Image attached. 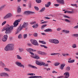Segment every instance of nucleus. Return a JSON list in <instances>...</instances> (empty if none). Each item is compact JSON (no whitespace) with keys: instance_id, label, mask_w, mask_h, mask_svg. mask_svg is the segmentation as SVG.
I'll list each match as a JSON object with an SVG mask.
<instances>
[{"instance_id":"obj_1","label":"nucleus","mask_w":78,"mask_h":78,"mask_svg":"<svg viewBox=\"0 0 78 78\" xmlns=\"http://www.w3.org/2000/svg\"><path fill=\"white\" fill-rule=\"evenodd\" d=\"M12 30H13V26H10L9 24H7L5 26V28H4L2 29V31H5V33L7 34L11 33Z\"/></svg>"},{"instance_id":"obj_2","label":"nucleus","mask_w":78,"mask_h":78,"mask_svg":"<svg viewBox=\"0 0 78 78\" xmlns=\"http://www.w3.org/2000/svg\"><path fill=\"white\" fill-rule=\"evenodd\" d=\"M28 26V23H25L24 22L22 26L20 27V26H19L18 28V29H17V32L16 33V34H17L18 33H19L20 31L22 30V29H23V28H26V27H27Z\"/></svg>"},{"instance_id":"obj_3","label":"nucleus","mask_w":78,"mask_h":78,"mask_svg":"<svg viewBox=\"0 0 78 78\" xmlns=\"http://www.w3.org/2000/svg\"><path fill=\"white\" fill-rule=\"evenodd\" d=\"M36 64L37 65H38V66H48V64H45V63L44 62H40L38 60H37L36 61Z\"/></svg>"},{"instance_id":"obj_4","label":"nucleus","mask_w":78,"mask_h":78,"mask_svg":"<svg viewBox=\"0 0 78 78\" xmlns=\"http://www.w3.org/2000/svg\"><path fill=\"white\" fill-rule=\"evenodd\" d=\"M49 41L51 43L55 44H59V41L55 39H50L49 40Z\"/></svg>"},{"instance_id":"obj_5","label":"nucleus","mask_w":78,"mask_h":78,"mask_svg":"<svg viewBox=\"0 0 78 78\" xmlns=\"http://www.w3.org/2000/svg\"><path fill=\"white\" fill-rule=\"evenodd\" d=\"M21 20L20 19H18L17 20H16L13 23V27H17L18 25H19V23L20 22Z\"/></svg>"},{"instance_id":"obj_6","label":"nucleus","mask_w":78,"mask_h":78,"mask_svg":"<svg viewBox=\"0 0 78 78\" xmlns=\"http://www.w3.org/2000/svg\"><path fill=\"white\" fill-rule=\"evenodd\" d=\"M30 42H31L32 44L34 45H37V46L39 45V44H38L37 41L36 40L32 39L30 41Z\"/></svg>"},{"instance_id":"obj_7","label":"nucleus","mask_w":78,"mask_h":78,"mask_svg":"<svg viewBox=\"0 0 78 78\" xmlns=\"http://www.w3.org/2000/svg\"><path fill=\"white\" fill-rule=\"evenodd\" d=\"M10 51H11L14 50V45L12 44H9L7 45Z\"/></svg>"},{"instance_id":"obj_8","label":"nucleus","mask_w":78,"mask_h":78,"mask_svg":"<svg viewBox=\"0 0 78 78\" xmlns=\"http://www.w3.org/2000/svg\"><path fill=\"white\" fill-rule=\"evenodd\" d=\"M12 16V15L11 13H9L6 15L5 16H4V17L3 18V19H8L9 18V17H11Z\"/></svg>"},{"instance_id":"obj_9","label":"nucleus","mask_w":78,"mask_h":78,"mask_svg":"<svg viewBox=\"0 0 78 78\" xmlns=\"http://www.w3.org/2000/svg\"><path fill=\"white\" fill-rule=\"evenodd\" d=\"M7 39H8V35H5L4 36L2 40L3 42H6L7 41Z\"/></svg>"},{"instance_id":"obj_10","label":"nucleus","mask_w":78,"mask_h":78,"mask_svg":"<svg viewBox=\"0 0 78 78\" xmlns=\"http://www.w3.org/2000/svg\"><path fill=\"white\" fill-rule=\"evenodd\" d=\"M34 12H32L31 11H26L24 12V14H27L28 15V14H34Z\"/></svg>"},{"instance_id":"obj_11","label":"nucleus","mask_w":78,"mask_h":78,"mask_svg":"<svg viewBox=\"0 0 78 78\" xmlns=\"http://www.w3.org/2000/svg\"><path fill=\"white\" fill-rule=\"evenodd\" d=\"M1 76H7L9 77V75L7 73H2L1 74Z\"/></svg>"},{"instance_id":"obj_12","label":"nucleus","mask_w":78,"mask_h":78,"mask_svg":"<svg viewBox=\"0 0 78 78\" xmlns=\"http://www.w3.org/2000/svg\"><path fill=\"white\" fill-rule=\"evenodd\" d=\"M56 1L62 5L64 4V0H56Z\"/></svg>"},{"instance_id":"obj_13","label":"nucleus","mask_w":78,"mask_h":78,"mask_svg":"<svg viewBox=\"0 0 78 78\" xmlns=\"http://www.w3.org/2000/svg\"><path fill=\"white\" fill-rule=\"evenodd\" d=\"M28 66L30 68H33V69H37V67L31 65H28Z\"/></svg>"},{"instance_id":"obj_14","label":"nucleus","mask_w":78,"mask_h":78,"mask_svg":"<svg viewBox=\"0 0 78 78\" xmlns=\"http://www.w3.org/2000/svg\"><path fill=\"white\" fill-rule=\"evenodd\" d=\"M17 9V11L18 13H20L21 12V8L20 7V6H18Z\"/></svg>"},{"instance_id":"obj_15","label":"nucleus","mask_w":78,"mask_h":78,"mask_svg":"<svg viewBox=\"0 0 78 78\" xmlns=\"http://www.w3.org/2000/svg\"><path fill=\"white\" fill-rule=\"evenodd\" d=\"M27 51H28V52H29L30 51H32L33 52L34 51H36V50H33V49H32L31 48H29L28 49H26Z\"/></svg>"},{"instance_id":"obj_16","label":"nucleus","mask_w":78,"mask_h":78,"mask_svg":"<svg viewBox=\"0 0 78 78\" xmlns=\"http://www.w3.org/2000/svg\"><path fill=\"white\" fill-rule=\"evenodd\" d=\"M44 31L45 32H52L53 30L51 29H47L44 30Z\"/></svg>"},{"instance_id":"obj_17","label":"nucleus","mask_w":78,"mask_h":78,"mask_svg":"<svg viewBox=\"0 0 78 78\" xmlns=\"http://www.w3.org/2000/svg\"><path fill=\"white\" fill-rule=\"evenodd\" d=\"M43 77L41 76H31V77H29L28 78H43Z\"/></svg>"},{"instance_id":"obj_18","label":"nucleus","mask_w":78,"mask_h":78,"mask_svg":"<svg viewBox=\"0 0 78 78\" xmlns=\"http://www.w3.org/2000/svg\"><path fill=\"white\" fill-rule=\"evenodd\" d=\"M4 50L5 51H10V50H9V47H8V45L5 46L4 48Z\"/></svg>"},{"instance_id":"obj_19","label":"nucleus","mask_w":78,"mask_h":78,"mask_svg":"<svg viewBox=\"0 0 78 78\" xmlns=\"http://www.w3.org/2000/svg\"><path fill=\"white\" fill-rule=\"evenodd\" d=\"M64 66H65V64H62L61 65V66L60 67V69H61V70H63Z\"/></svg>"},{"instance_id":"obj_20","label":"nucleus","mask_w":78,"mask_h":78,"mask_svg":"<svg viewBox=\"0 0 78 78\" xmlns=\"http://www.w3.org/2000/svg\"><path fill=\"white\" fill-rule=\"evenodd\" d=\"M17 65V66H19V67H20L22 64H21V63L19 62H16L15 63Z\"/></svg>"},{"instance_id":"obj_21","label":"nucleus","mask_w":78,"mask_h":78,"mask_svg":"<svg viewBox=\"0 0 78 78\" xmlns=\"http://www.w3.org/2000/svg\"><path fill=\"white\" fill-rule=\"evenodd\" d=\"M73 11H66L64 12V13H70V14H72V13H73Z\"/></svg>"},{"instance_id":"obj_22","label":"nucleus","mask_w":78,"mask_h":78,"mask_svg":"<svg viewBox=\"0 0 78 78\" xmlns=\"http://www.w3.org/2000/svg\"><path fill=\"white\" fill-rule=\"evenodd\" d=\"M66 71H70V67L69 66L67 67L66 68Z\"/></svg>"},{"instance_id":"obj_23","label":"nucleus","mask_w":78,"mask_h":78,"mask_svg":"<svg viewBox=\"0 0 78 78\" xmlns=\"http://www.w3.org/2000/svg\"><path fill=\"white\" fill-rule=\"evenodd\" d=\"M34 59H40L39 57L37 55H36L34 57Z\"/></svg>"},{"instance_id":"obj_24","label":"nucleus","mask_w":78,"mask_h":78,"mask_svg":"<svg viewBox=\"0 0 78 78\" xmlns=\"http://www.w3.org/2000/svg\"><path fill=\"white\" fill-rule=\"evenodd\" d=\"M63 32H65V33H69L70 31L69 30H62Z\"/></svg>"},{"instance_id":"obj_25","label":"nucleus","mask_w":78,"mask_h":78,"mask_svg":"<svg viewBox=\"0 0 78 78\" xmlns=\"http://www.w3.org/2000/svg\"><path fill=\"white\" fill-rule=\"evenodd\" d=\"M47 26V24H44L41 26V30H43L44 28H45V27Z\"/></svg>"},{"instance_id":"obj_26","label":"nucleus","mask_w":78,"mask_h":78,"mask_svg":"<svg viewBox=\"0 0 78 78\" xmlns=\"http://www.w3.org/2000/svg\"><path fill=\"white\" fill-rule=\"evenodd\" d=\"M45 9V7H43L40 11L39 12H42Z\"/></svg>"},{"instance_id":"obj_27","label":"nucleus","mask_w":78,"mask_h":78,"mask_svg":"<svg viewBox=\"0 0 78 78\" xmlns=\"http://www.w3.org/2000/svg\"><path fill=\"white\" fill-rule=\"evenodd\" d=\"M36 2L37 3H40L42 2V1L41 0H36Z\"/></svg>"},{"instance_id":"obj_28","label":"nucleus","mask_w":78,"mask_h":78,"mask_svg":"<svg viewBox=\"0 0 78 78\" xmlns=\"http://www.w3.org/2000/svg\"><path fill=\"white\" fill-rule=\"evenodd\" d=\"M65 20L66 22H68V23H70L71 22L69 20L67 19H65Z\"/></svg>"},{"instance_id":"obj_29","label":"nucleus","mask_w":78,"mask_h":78,"mask_svg":"<svg viewBox=\"0 0 78 78\" xmlns=\"http://www.w3.org/2000/svg\"><path fill=\"white\" fill-rule=\"evenodd\" d=\"M19 51L20 52V53H21L22 51H23V48H19Z\"/></svg>"},{"instance_id":"obj_30","label":"nucleus","mask_w":78,"mask_h":78,"mask_svg":"<svg viewBox=\"0 0 78 78\" xmlns=\"http://www.w3.org/2000/svg\"><path fill=\"white\" fill-rule=\"evenodd\" d=\"M62 55H63V56H70V55L69 54H62Z\"/></svg>"},{"instance_id":"obj_31","label":"nucleus","mask_w":78,"mask_h":78,"mask_svg":"<svg viewBox=\"0 0 78 78\" xmlns=\"http://www.w3.org/2000/svg\"><path fill=\"white\" fill-rule=\"evenodd\" d=\"M41 47H44L45 48H48V47H47V46L44 45H40Z\"/></svg>"},{"instance_id":"obj_32","label":"nucleus","mask_w":78,"mask_h":78,"mask_svg":"<svg viewBox=\"0 0 78 78\" xmlns=\"http://www.w3.org/2000/svg\"><path fill=\"white\" fill-rule=\"evenodd\" d=\"M38 27V25L37 24H35L34 25H33L32 26V27L34 28H37Z\"/></svg>"},{"instance_id":"obj_33","label":"nucleus","mask_w":78,"mask_h":78,"mask_svg":"<svg viewBox=\"0 0 78 78\" xmlns=\"http://www.w3.org/2000/svg\"><path fill=\"white\" fill-rule=\"evenodd\" d=\"M74 61H75V60H72L68 61V62H69V63H72Z\"/></svg>"},{"instance_id":"obj_34","label":"nucleus","mask_w":78,"mask_h":78,"mask_svg":"<svg viewBox=\"0 0 78 78\" xmlns=\"http://www.w3.org/2000/svg\"><path fill=\"white\" fill-rule=\"evenodd\" d=\"M72 47H73V48H76V44H73L72 45Z\"/></svg>"},{"instance_id":"obj_35","label":"nucleus","mask_w":78,"mask_h":78,"mask_svg":"<svg viewBox=\"0 0 78 78\" xmlns=\"http://www.w3.org/2000/svg\"><path fill=\"white\" fill-rule=\"evenodd\" d=\"M60 64V63H58V62H57V63H55V66H59Z\"/></svg>"},{"instance_id":"obj_36","label":"nucleus","mask_w":78,"mask_h":78,"mask_svg":"<svg viewBox=\"0 0 78 78\" xmlns=\"http://www.w3.org/2000/svg\"><path fill=\"white\" fill-rule=\"evenodd\" d=\"M23 39H26L27 37V34H24L23 35Z\"/></svg>"},{"instance_id":"obj_37","label":"nucleus","mask_w":78,"mask_h":78,"mask_svg":"<svg viewBox=\"0 0 78 78\" xmlns=\"http://www.w3.org/2000/svg\"><path fill=\"white\" fill-rule=\"evenodd\" d=\"M33 36H34V37H37V34L36 33H34L33 34Z\"/></svg>"},{"instance_id":"obj_38","label":"nucleus","mask_w":78,"mask_h":78,"mask_svg":"<svg viewBox=\"0 0 78 78\" xmlns=\"http://www.w3.org/2000/svg\"><path fill=\"white\" fill-rule=\"evenodd\" d=\"M16 56L17 59H22V58H21L19 55H16Z\"/></svg>"},{"instance_id":"obj_39","label":"nucleus","mask_w":78,"mask_h":78,"mask_svg":"<svg viewBox=\"0 0 78 78\" xmlns=\"http://www.w3.org/2000/svg\"><path fill=\"white\" fill-rule=\"evenodd\" d=\"M34 8L36 10V11H38V10H39V8H38V7H37L36 6H35Z\"/></svg>"},{"instance_id":"obj_40","label":"nucleus","mask_w":78,"mask_h":78,"mask_svg":"<svg viewBox=\"0 0 78 78\" xmlns=\"http://www.w3.org/2000/svg\"><path fill=\"white\" fill-rule=\"evenodd\" d=\"M4 70H6V71H7L8 72H10L9 69L8 68H4Z\"/></svg>"},{"instance_id":"obj_41","label":"nucleus","mask_w":78,"mask_h":78,"mask_svg":"<svg viewBox=\"0 0 78 78\" xmlns=\"http://www.w3.org/2000/svg\"><path fill=\"white\" fill-rule=\"evenodd\" d=\"M47 55V53H46L44 52H42L41 55Z\"/></svg>"},{"instance_id":"obj_42","label":"nucleus","mask_w":78,"mask_h":78,"mask_svg":"<svg viewBox=\"0 0 78 78\" xmlns=\"http://www.w3.org/2000/svg\"><path fill=\"white\" fill-rule=\"evenodd\" d=\"M73 36H74L75 37H78V34H73Z\"/></svg>"},{"instance_id":"obj_43","label":"nucleus","mask_w":78,"mask_h":78,"mask_svg":"<svg viewBox=\"0 0 78 78\" xmlns=\"http://www.w3.org/2000/svg\"><path fill=\"white\" fill-rule=\"evenodd\" d=\"M4 7H5V5H3L0 8V11H2V9H3Z\"/></svg>"},{"instance_id":"obj_44","label":"nucleus","mask_w":78,"mask_h":78,"mask_svg":"<svg viewBox=\"0 0 78 78\" xmlns=\"http://www.w3.org/2000/svg\"><path fill=\"white\" fill-rule=\"evenodd\" d=\"M63 17H65V18H67L68 19H70V17L68 16H66V15H63Z\"/></svg>"},{"instance_id":"obj_45","label":"nucleus","mask_w":78,"mask_h":78,"mask_svg":"<svg viewBox=\"0 0 78 78\" xmlns=\"http://www.w3.org/2000/svg\"><path fill=\"white\" fill-rule=\"evenodd\" d=\"M22 37V35L20 34L18 36V39H20Z\"/></svg>"},{"instance_id":"obj_46","label":"nucleus","mask_w":78,"mask_h":78,"mask_svg":"<svg viewBox=\"0 0 78 78\" xmlns=\"http://www.w3.org/2000/svg\"><path fill=\"white\" fill-rule=\"evenodd\" d=\"M36 22L34 21V22H31L30 23V24H31L32 25H33V24H35V23H36Z\"/></svg>"},{"instance_id":"obj_47","label":"nucleus","mask_w":78,"mask_h":78,"mask_svg":"<svg viewBox=\"0 0 78 78\" xmlns=\"http://www.w3.org/2000/svg\"><path fill=\"white\" fill-rule=\"evenodd\" d=\"M42 52L41 51H37V53L38 54H39L40 55H41L42 54Z\"/></svg>"},{"instance_id":"obj_48","label":"nucleus","mask_w":78,"mask_h":78,"mask_svg":"<svg viewBox=\"0 0 78 78\" xmlns=\"http://www.w3.org/2000/svg\"><path fill=\"white\" fill-rule=\"evenodd\" d=\"M51 56H55V55H56V53H53L51 54Z\"/></svg>"},{"instance_id":"obj_49","label":"nucleus","mask_w":78,"mask_h":78,"mask_svg":"<svg viewBox=\"0 0 78 78\" xmlns=\"http://www.w3.org/2000/svg\"><path fill=\"white\" fill-rule=\"evenodd\" d=\"M6 23V21H4V22H3L2 23V25L3 26V25H5V23Z\"/></svg>"},{"instance_id":"obj_50","label":"nucleus","mask_w":78,"mask_h":78,"mask_svg":"<svg viewBox=\"0 0 78 78\" xmlns=\"http://www.w3.org/2000/svg\"><path fill=\"white\" fill-rule=\"evenodd\" d=\"M29 53L31 55H34V54L33 52H31V51H29Z\"/></svg>"},{"instance_id":"obj_51","label":"nucleus","mask_w":78,"mask_h":78,"mask_svg":"<svg viewBox=\"0 0 78 78\" xmlns=\"http://www.w3.org/2000/svg\"><path fill=\"white\" fill-rule=\"evenodd\" d=\"M71 5L72 6H76V4H71Z\"/></svg>"},{"instance_id":"obj_52","label":"nucleus","mask_w":78,"mask_h":78,"mask_svg":"<svg viewBox=\"0 0 78 78\" xmlns=\"http://www.w3.org/2000/svg\"><path fill=\"white\" fill-rule=\"evenodd\" d=\"M54 6L56 7L58 6H59V4H55L54 5Z\"/></svg>"},{"instance_id":"obj_53","label":"nucleus","mask_w":78,"mask_h":78,"mask_svg":"<svg viewBox=\"0 0 78 78\" xmlns=\"http://www.w3.org/2000/svg\"><path fill=\"white\" fill-rule=\"evenodd\" d=\"M27 75H31L32 76H33L34 75V73H30V74H27Z\"/></svg>"},{"instance_id":"obj_54","label":"nucleus","mask_w":78,"mask_h":78,"mask_svg":"<svg viewBox=\"0 0 78 78\" xmlns=\"http://www.w3.org/2000/svg\"><path fill=\"white\" fill-rule=\"evenodd\" d=\"M45 6L47 8H48V7H49V5L48 4H46L45 5Z\"/></svg>"},{"instance_id":"obj_55","label":"nucleus","mask_w":78,"mask_h":78,"mask_svg":"<svg viewBox=\"0 0 78 78\" xmlns=\"http://www.w3.org/2000/svg\"><path fill=\"white\" fill-rule=\"evenodd\" d=\"M53 73H58V72L55 71H52Z\"/></svg>"},{"instance_id":"obj_56","label":"nucleus","mask_w":78,"mask_h":78,"mask_svg":"<svg viewBox=\"0 0 78 78\" xmlns=\"http://www.w3.org/2000/svg\"><path fill=\"white\" fill-rule=\"evenodd\" d=\"M61 30L62 29L61 28H58L57 29V31H60V30Z\"/></svg>"},{"instance_id":"obj_57","label":"nucleus","mask_w":78,"mask_h":78,"mask_svg":"<svg viewBox=\"0 0 78 78\" xmlns=\"http://www.w3.org/2000/svg\"><path fill=\"white\" fill-rule=\"evenodd\" d=\"M47 4L49 5V6H50V5H51V2H49L47 3Z\"/></svg>"},{"instance_id":"obj_58","label":"nucleus","mask_w":78,"mask_h":78,"mask_svg":"<svg viewBox=\"0 0 78 78\" xmlns=\"http://www.w3.org/2000/svg\"><path fill=\"white\" fill-rule=\"evenodd\" d=\"M44 42V41H41L40 40L39 41V42H40V43H41V44H43V43Z\"/></svg>"},{"instance_id":"obj_59","label":"nucleus","mask_w":78,"mask_h":78,"mask_svg":"<svg viewBox=\"0 0 78 78\" xmlns=\"http://www.w3.org/2000/svg\"><path fill=\"white\" fill-rule=\"evenodd\" d=\"M23 67V68H24V66L22 64H21V66H20V67Z\"/></svg>"},{"instance_id":"obj_60","label":"nucleus","mask_w":78,"mask_h":78,"mask_svg":"<svg viewBox=\"0 0 78 78\" xmlns=\"http://www.w3.org/2000/svg\"><path fill=\"white\" fill-rule=\"evenodd\" d=\"M44 18L46 19H50V18H48V17H45Z\"/></svg>"},{"instance_id":"obj_61","label":"nucleus","mask_w":78,"mask_h":78,"mask_svg":"<svg viewBox=\"0 0 78 78\" xmlns=\"http://www.w3.org/2000/svg\"><path fill=\"white\" fill-rule=\"evenodd\" d=\"M47 22H48L47 21H44L43 22V23L44 24L46 23H47Z\"/></svg>"},{"instance_id":"obj_62","label":"nucleus","mask_w":78,"mask_h":78,"mask_svg":"<svg viewBox=\"0 0 78 78\" xmlns=\"http://www.w3.org/2000/svg\"><path fill=\"white\" fill-rule=\"evenodd\" d=\"M63 77V76H58V77H57V78H62Z\"/></svg>"},{"instance_id":"obj_63","label":"nucleus","mask_w":78,"mask_h":78,"mask_svg":"<svg viewBox=\"0 0 78 78\" xmlns=\"http://www.w3.org/2000/svg\"><path fill=\"white\" fill-rule=\"evenodd\" d=\"M28 45H29V46H32V44H30V43H29V44H28Z\"/></svg>"},{"instance_id":"obj_64","label":"nucleus","mask_w":78,"mask_h":78,"mask_svg":"<svg viewBox=\"0 0 78 78\" xmlns=\"http://www.w3.org/2000/svg\"><path fill=\"white\" fill-rule=\"evenodd\" d=\"M41 34H42V35H45V34L44 33H41Z\"/></svg>"}]
</instances>
